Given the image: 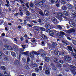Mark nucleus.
Here are the masks:
<instances>
[{"label": "nucleus", "mask_w": 76, "mask_h": 76, "mask_svg": "<svg viewBox=\"0 0 76 76\" xmlns=\"http://www.w3.org/2000/svg\"><path fill=\"white\" fill-rule=\"evenodd\" d=\"M53 31L54 32V35H56V36L58 37V38L64 39V35H66V33H64L63 31H61L60 33V32L57 31L55 30H53Z\"/></svg>", "instance_id": "nucleus-1"}, {"label": "nucleus", "mask_w": 76, "mask_h": 76, "mask_svg": "<svg viewBox=\"0 0 76 76\" xmlns=\"http://www.w3.org/2000/svg\"><path fill=\"white\" fill-rule=\"evenodd\" d=\"M70 70L72 72L73 75H75L76 74V68L74 66L71 65Z\"/></svg>", "instance_id": "nucleus-2"}, {"label": "nucleus", "mask_w": 76, "mask_h": 76, "mask_svg": "<svg viewBox=\"0 0 76 76\" xmlns=\"http://www.w3.org/2000/svg\"><path fill=\"white\" fill-rule=\"evenodd\" d=\"M73 16L72 17V19H75V22H76V12L75 10H72L71 11V13Z\"/></svg>", "instance_id": "nucleus-3"}, {"label": "nucleus", "mask_w": 76, "mask_h": 76, "mask_svg": "<svg viewBox=\"0 0 76 76\" xmlns=\"http://www.w3.org/2000/svg\"><path fill=\"white\" fill-rule=\"evenodd\" d=\"M40 34L42 35L41 37L42 39H44V40H47L46 41V42L47 41V42H48V37H47L46 36L45 34H42V32L40 31Z\"/></svg>", "instance_id": "nucleus-4"}, {"label": "nucleus", "mask_w": 76, "mask_h": 76, "mask_svg": "<svg viewBox=\"0 0 76 76\" xmlns=\"http://www.w3.org/2000/svg\"><path fill=\"white\" fill-rule=\"evenodd\" d=\"M64 60H65L66 61H70L72 59V58L70 56H64Z\"/></svg>", "instance_id": "nucleus-5"}, {"label": "nucleus", "mask_w": 76, "mask_h": 76, "mask_svg": "<svg viewBox=\"0 0 76 76\" xmlns=\"http://www.w3.org/2000/svg\"><path fill=\"white\" fill-rule=\"evenodd\" d=\"M69 24L72 28H75V26H76V24L73 21L70 20L69 22Z\"/></svg>", "instance_id": "nucleus-6"}, {"label": "nucleus", "mask_w": 76, "mask_h": 76, "mask_svg": "<svg viewBox=\"0 0 76 76\" xmlns=\"http://www.w3.org/2000/svg\"><path fill=\"white\" fill-rule=\"evenodd\" d=\"M45 26L46 28V29H48V30H50V29H51V28H52V26H51V25L47 23L46 24Z\"/></svg>", "instance_id": "nucleus-7"}, {"label": "nucleus", "mask_w": 76, "mask_h": 76, "mask_svg": "<svg viewBox=\"0 0 76 76\" xmlns=\"http://www.w3.org/2000/svg\"><path fill=\"white\" fill-rule=\"evenodd\" d=\"M66 6L68 9H70L72 10L74 9V7L70 4H67Z\"/></svg>", "instance_id": "nucleus-8"}, {"label": "nucleus", "mask_w": 76, "mask_h": 76, "mask_svg": "<svg viewBox=\"0 0 76 76\" xmlns=\"http://www.w3.org/2000/svg\"><path fill=\"white\" fill-rule=\"evenodd\" d=\"M4 47L6 48L8 50H12V47L10 46L9 45H4Z\"/></svg>", "instance_id": "nucleus-9"}, {"label": "nucleus", "mask_w": 76, "mask_h": 76, "mask_svg": "<svg viewBox=\"0 0 76 76\" xmlns=\"http://www.w3.org/2000/svg\"><path fill=\"white\" fill-rule=\"evenodd\" d=\"M67 32L68 34H70L72 33H75V30L72 28H70L69 30L67 31Z\"/></svg>", "instance_id": "nucleus-10"}, {"label": "nucleus", "mask_w": 76, "mask_h": 76, "mask_svg": "<svg viewBox=\"0 0 76 76\" xmlns=\"http://www.w3.org/2000/svg\"><path fill=\"white\" fill-rule=\"evenodd\" d=\"M49 34L50 36L53 37V35H54V32L53 31V30L52 31L49 30Z\"/></svg>", "instance_id": "nucleus-11"}, {"label": "nucleus", "mask_w": 76, "mask_h": 76, "mask_svg": "<svg viewBox=\"0 0 76 76\" xmlns=\"http://www.w3.org/2000/svg\"><path fill=\"white\" fill-rule=\"evenodd\" d=\"M30 60H31V59H30L29 57L28 56L27 57V63H28V64H29V65H32V62H31V61L30 62V64H29V62H30Z\"/></svg>", "instance_id": "nucleus-12"}, {"label": "nucleus", "mask_w": 76, "mask_h": 76, "mask_svg": "<svg viewBox=\"0 0 76 76\" xmlns=\"http://www.w3.org/2000/svg\"><path fill=\"white\" fill-rule=\"evenodd\" d=\"M3 57L5 61H9V56L6 55H4Z\"/></svg>", "instance_id": "nucleus-13"}, {"label": "nucleus", "mask_w": 76, "mask_h": 76, "mask_svg": "<svg viewBox=\"0 0 76 76\" xmlns=\"http://www.w3.org/2000/svg\"><path fill=\"white\" fill-rule=\"evenodd\" d=\"M53 22L54 24H57L58 23V21L57 19H56L55 18H54L53 19Z\"/></svg>", "instance_id": "nucleus-14"}, {"label": "nucleus", "mask_w": 76, "mask_h": 76, "mask_svg": "<svg viewBox=\"0 0 76 76\" xmlns=\"http://www.w3.org/2000/svg\"><path fill=\"white\" fill-rule=\"evenodd\" d=\"M27 39H31V42H32L34 43V42H35L36 41V40H35V38H33L31 39V38H30L29 37H28Z\"/></svg>", "instance_id": "nucleus-15"}, {"label": "nucleus", "mask_w": 76, "mask_h": 76, "mask_svg": "<svg viewBox=\"0 0 76 76\" xmlns=\"http://www.w3.org/2000/svg\"><path fill=\"white\" fill-rule=\"evenodd\" d=\"M45 0H40V1L41 3H42V4L40 5L42 7H43L44 6V3H45Z\"/></svg>", "instance_id": "nucleus-16"}, {"label": "nucleus", "mask_w": 76, "mask_h": 76, "mask_svg": "<svg viewBox=\"0 0 76 76\" xmlns=\"http://www.w3.org/2000/svg\"><path fill=\"white\" fill-rule=\"evenodd\" d=\"M53 61L55 63H56V64L58 63V59L57 58H54L53 59Z\"/></svg>", "instance_id": "nucleus-17"}, {"label": "nucleus", "mask_w": 76, "mask_h": 76, "mask_svg": "<svg viewBox=\"0 0 76 76\" xmlns=\"http://www.w3.org/2000/svg\"><path fill=\"white\" fill-rule=\"evenodd\" d=\"M44 14L46 16H48L50 14L49 13V12L47 10H45L44 12Z\"/></svg>", "instance_id": "nucleus-18"}, {"label": "nucleus", "mask_w": 76, "mask_h": 76, "mask_svg": "<svg viewBox=\"0 0 76 76\" xmlns=\"http://www.w3.org/2000/svg\"><path fill=\"white\" fill-rule=\"evenodd\" d=\"M45 61L46 62H49V61H50V59L48 57H46L45 58Z\"/></svg>", "instance_id": "nucleus-19"}, {"label": "nucleus", "mask_w": 76, "mask_h": 76, "mask_svg": "<svg viewBox=\"0 0 76 76\" xmlns=\"http://www.w3.org/2000/svg\"><path fill=\"white\" fill-rule=\"evenodd\" d=\"M63 13L64 15H65V16H69V13L66 11H65L63 12Z\"/></svg>", "instance_id": "nucleus-20"}, {"label": "nucleus", "mask_w": 76, "mask_h": 76, "mask_svg": "<svg viewBox=\"0 0 76 76\" xmlns=\"http://www.w3.org/2000/svg\"><path fill=\"white\" fill-rule=\"evenodd\" d=\"M68 49L70 51H72L73 52V49H72V47L70 46H68L67 47Z\"/></svg>", "instance_id": "nucleus-21"}, {"label": "nucleus", "mask_w": 76, "mask_h": 76, "mask_svg": "<svg viewBox=\"0 0 76 76\" xmlns=\"http://www.w3.org/2000/svg\"><path fill=\"white\" fill-rule=\"evenodd\" d=\"M11 54L14 57H16V53L14 52H12L11 53Z\"/></svg>", "instance_id": "nucleus-22"}, {"label": "nucleus", "mask_w": 76, "mask_h": 76, "mask_svg": "<svg viewBox=\"0 0 76 76\" xmlns=\"http://www.w3.org/2000/svg\"><path fill=\"white\" fill-rule=\"evenodd\" d=\"M14 63L15 64V65H19V61L18 60H16L15 61Z\"/></svg>", "instance_id": "nucleus-23"}, {"label": "nucleus", "mask_w": 76, "mask_h": 76, "mask_svg": "<svg viewBox=\"0 0 76 76\" xmlns=\"http://www.w3.org/2000/svg\"><path fill=\"white\" fill-rule=\"evenodd\" d=\"M60 0H59V1L58 2H56L54 0H50V3L51 4H54V2L57 3H60Z\"/></svg>", "instance_id": "nucleus-24"}, {"label": "nucleus", "mask_w": 76, "mask_h": 76, "mask_svg": "<svg viewBox=\"0 0 76 76\" xmlns=\"http://www.w3.org/2000/svg\"><path fill=\"white\" fill-rule=\"evenodd\" d=\"M34 29H35V30H36V31H39V27H37V26H34Z\"/></svg>", "instance_id": "nucleus-25"}, {"label": "nucleus", "mask_w": 76, "mask_h": 76, "mask_svg": "<svg viewBox=\"0 0 76 76\" xmlns=\"http://www.w3.org/2000/svg\"><path fill=\"white\" fill-rule=\"evenodd\" d=\"M62 10H67V7L65 6H62Z\"/></svg>", "instance_id": "nucleus-26"}, {"label": "nucleus", "mask_w": 76, "mask_h": 76, "mask_svg": "<svg viewBox=\"0 0 76 76\" xmlns=\"http://www.w3.org/2000/svg\"><path fill=\"white\" fill-rule=\"evenodd\" d=\"M32 53H33L34 54H35V55H39V53H37L36 51H32Z\"/></svg>", "instance_id": "nucleus-27"}, {"label": "nucleus", "mask_w": 76, "mask_h": 76, "mask_svg": "<svg viewBox=\"0 0 76 76\" xmlns=\"http://www.w3.org/2000/svg\"><path fill=\"white\" fill-rule=\"evenodd\" d=\"M45 73L46 75H50V72L49 71L46 70H45Z\"/></svg>", "instance_id": "nucleus-28"}, {"label": "nucleus", "mask_w": 76, "mask_h": 76, "mask_svg": "<svg viewBox=\"0 0 76 76\" xmlns=\"http://www.w3.org/2000/svg\"><path fill=\"white\" fill-rule=\"evenodd\" d=\"M57 15L58 16H60V17H61V16H63V14L60 12H58V13Z\"/></svg>", "instance_id": "nucleus-29"}, {"label": "nucleus", "mask_w": 76, "mask_h": 76, "mask_svg": "<svg viewBox=\"0 0 76 76\" xmlns=\"http://www.w3.org/2000/svg\"><path fill=\"white\" fill-rule=\"evenodd\" d=\"M34 70L36 72H37V73H38L39 72V69L38 68H37L35 69Z\"/></svg>", "instance_id": "nucleus-30"}, {"label": "nucleus", "mask_w": 76, "mask_h": 76, "mask_svg": "<svg viewBox=\"0 0 76 76\" xmlns=\"http://www.w3.org/2000/svg\"><path fill=\"white\" fill-rule=\"evenodd\" d=\"M25 68L27 70H29V69H30V68H29V65H26V66H25Z\"/></svg>", "instance_id": "nucleus-31"}, {"label": "nucleus", "mask_w": 76, "mask_h": 76, "mask_svg": "<svg viewBox=\"0 0 76 76\" xmlns=\"http://www.w3.org/2000/svg\"><path fill=\"white\" fill-rule=\"evenodd\" d=\"M56 26L59 29H62V27L60 25H57Z\"/></svg>", "instance_id": "nucleus-32"}, {"label": "nucleus", "mask_w": 76, "mask_h": 76, "mask_svg": "<svg viewBox=\"0 0 76 76\" xmlns=\"http://www.w3.org/2000/svg\"><path fill=\"white\" fill-rule=\"evenodd\" d=\"M16 1H18V2H19V1H20L21 4H23L24 3V2L23 0H19L18 1V0H16Z\"/></svg>", "instance_id": "nucleus-33"}, {"label": "nucleus", "mask_w": 76, "mask_h": 76, "mask_svg": "<svg viewBox=\"0 0 76 76\" xmlns=\"http://www.w3.org/2000/svg\"><path fill=\"white\" fill-rule=\"evenodd\" d=\"M28 52L29 51H27L26 52L22 53V54H25V55H28Z\"/></svg>", "instance_id": "nucleus-34"}, {"label": "nucleus", "mask_w": 76, "mask_h": 76, "mask_svg": "<svg viewBox=\"0 0 76 76\" xmlns=\"http://www.w3.org/2000/svg\"><path fill=\"white\" fill-rule=\"evenodd\" d=\"M30 57L31 58H33L34 57V54L32 53V52L30 53Z\"/></svg>", "instance_id": "nucleus-35"}, {"label": "nucleus", "mask_w": 76, "mask_h": 76, "mask_svg": "<svg viewBox=\"0 0 76 76\" xmlns=\"http://www.w3.org/2000/svg\"><path fill=\"white\" fill-rule=\"evenodd\" d=\"M40 29L41 31H45V29L43 27H40Z\"/></svg>", "instance_id": "nucleus-36"}, {"label": "nucleus", "mask_w": 76, "mask_h": 76, "mask_svg": "<svg viewBox=\"0 0 76 76\" xmlns=\"http://www.w3.org/2000/svg\"><path fill=\"white\" fill-rule=\"evenodd\" d=\"M1 69L3 70H5L6 69V67L5 66H1Z\"/></svg>", "instance_id": "nucleus-37"}, {"label": "nucleus", "mask_w": 76, "mask_h": 76, "mask_svg": "<svg viewBox=\"0 0 76 76\" xmlns=\"http://www.w3.org/2000/svg\"><path fill=\"white\" fill-rule=\"evenodd\" d=\"M4 53H5V54L6 55H8L9 54V52L7 50H5L4 51Z\"/></svg>", "instance_id": "nucleus-38"}, {"label": "nucleus", "mask_w": 76, "mask_h": 76, "mask_svg": "<svg viewBox=\"0 0 76 76\" xmlns=\"http://www.w3.org/2000/svg\"><path fill=\"white\" fill-rule=\"evenodd\" d=\"M41 57H43V58H44V57H45V54L44 53H42L41 55Z\"/></svg>", "instance_id": "nucleus-39"}, {"label": "nucleus", "mask_w": 76, "mask_h": 76, "mask_svg": "<svg viewBox=\"0 0 76 76\" xmlns=\"http://www.w3.org/2000/svg\"><path fill=\"white\" fill-rule=\"evenodd\" d=\"M59 62L60 63H61V64H63V63H64V61L63 60H60L59 61Z\"/></svg>", "instance_id": "nucleus-40"}, {"label": "nucleus", "mask_w": 76, "mask_h": 76, "mask_svg": "<svg viewBox=\"0 0 76 76\" xmlns=\"http://www.w3.org/2000/svg\"><path fill=\"white\" fill-rule=\"evenodd\" d=\"M39 14L42 16H44V13H43V12H42L41 11L39 12Z\"/></svg>", "instance_id": "nucleus-41"}, {"label": "nucleus", "mask_w": 76, "mask_h": 76, "mask_svg": "<svg viewBox=\"0 0 76 76\" xmlns=\"http://www.w3.org/2000/svg\"><path fill=\"white\" fill-rule=\"evenodd\" d=\"M26 14L27 15V16H29L30 14H29V11H26Z\"/></svg>", "instance_id": "nucleus-42"}, {"label": "nucleus", "mask_w": 76, "mask_h": 76, "mask_svg": "<svg viewBox=\"0 0 76 76\" xmlns=\"http://www.w3.org/2000/svg\"><path fill=\"white\" fill-rule=\"evenodd\" d=\"M64 70L65 72H69V69L68 68L65 69Z\"/></svg>", "instance_id": "nucleus-43"}, {"label": "nucleus", "mask_w": 76, "mask_h": 76, "mask_svg": "<svg viewBox=\"0 0 76 76\" xmlns=\"http://www.w3.org/2000/svg\"><path fill=\"white\" fill-rule=\"evenodd\" d=\"M47 70H48V71H50V70H51V68L50 67H47L46 68Z\"/></svg>", "instance_id": "nucleus-44"}, {"label": "nucleus", "mask_w": 76, "mask_h": 76, "mask_svg": "<svg viewBox=\"0 0 76 76\" xmlns=\"http://www.w3.org/2000/svg\"><path fill=\"white\" fill-rule=\"evenodd\" d=\"M61 3L62 4H66V2L63 0L61 1Z\"/></svg>", "instance_id": "nucleus-45"}, {"label": "nucleus", "mask_w": 76, "mask_h": 76, "mask_svg": "<svg viewBox=\"0 0 76 76\" xmlns=\"http://www.w3.org/2000/svg\"><path fill=\"white\" fill-rule=\"evenodd\" d=\"M53 70H54L55 71H57V68L55 66L53 67Z\"/></svg>", "instance_id": "nucleus-46"}, {"label": "nucleus", "mask_w": 76, "mask_h": 76, "mask_svg": "<svg viewBox=\"0 0 76 76\" xmlns=\"http://www.w3.org/2000/svg\"><path fill=\"white\" fill-rule=\"evenodd\" d=\"M72 42L73 44H74V45H76V41H75V40H73Z\"/></svg>", "instance_id": "nucleus-47"}, {"label": "nucleus", "mask_w": 76, "mask_h": 76, "mask_svg": "<svg viewBox=\"0 0 76 76\" xmlns=\"http://www.w3.org/2000/svg\"><path fill=\"white\" fill-rule=\"evenodd\" d=\"M29 5L30 7H33V6H34V5H33V3L32 2L30 3Z\"/></svg>", "instance_id": "nucleus-48"}, {"label": "nucleus", "mask_w": 76, "mask_h": 76, "mask_svg": "<svg viewBox=\"0 0 76 76\" xmlns=\"http://www.w3.org/2000/svg\"><path fill=\"white\" fill-rule=\"evenodd\" d=\"M58 19L59 20H63V18H62V17H59L58 18Z\"/></svg>", "instance_id": "nucleus-49"}, {"label": "nucleus", "mask_w": 76, "mask_h": 76, "mask_svg": "<svg viewBox=\"0 0 76 76\" xmlns=\"http://www.w3.org/2000/svg\"><path fill=\"white\" fill-rule=\"evenodd\" d=\"M41 43L42 46H45V44H44V42L42 41Z\"/></svg>", "instance_id": "nucleus-50"}, {"label": "nucleus", "mask_w": 76, "mask_h": 76, "mask_svg": "<svg viewBox=\"0 0 76 76\" xmlns=\"http://www.w3.org/2000/svg\"><path fill=\"white\" fill-rule=\"evenodd\" d=\"M60 53V52H59L58 51H57L55 53V54H56V55H57V56H58V53Z\"/></svg>", "instance_id": "nucleus-51"}, {"label": "nucleus", "mask_w": 76, "mask_h": 76, "mask_svg": "<svg viewBox=\"0 0 76 76\" xmlns=\"http://www.w3.org/2000/svg\"><path fill=\"white\" fill-rule=\"evenodd\" d=\"M59 47H61V48H62V47H63V45L62 44H59Z\"/></svg>", "instance_id": "nucleus-52"}, {"label": "nucleus", "mask_w": 76, "mask_h": 76, "mask_svg": "<svg viewBox=\"0 0 76 76\" xmlns=\"http://www.w3.org/2000/svg\"><path fill=\"white\" fill-rule=\"evenodd\" d=\"M24 25H26V23H27L26 22V20H24Z\"/></svg>", "instance_id": "nucleus-53"}, {"label": "nucleus", "mask_w": 76, "mask_h": 76, "mask_svg": "<svg viewBox=\"0 0 76 76\" xmlns=\"http://www.w3.org/2000/svg\"><path fill=\"white\" fill-rule=\"evenodd\" d=\"M65 54V51H63L61 52V54L62 55H64Z\"/></svg>", "instance_id": "nucleus-54"}, {"label": "nucleus", "mask_w": 76, "mask_h": 76, "mask_svg": "<svg viewBox=\"0 0 76 76\" xmlns=\"http://www.w3.org/2000/svg\"><path fill=\"white\" fill-rule=\"evenodd\" d=\"M58 67H61V64H58Z\"/></svg>", "instance_id": "nucleus-55"}, {"label": "nucleus", "mask_w": 76, "mask_h": 76, "mask_svg": "<svg viewBox=\"0 0 76 76\" xmlns=\"http://www.w3.org/2000/svg\"><path fill=\"white\" fill-rule=\"evenodd\" d=\"M53 45L54 46H57V43L56 42H53Z\"/></svg>", "instance_id": "nucleus-56"}, {"label": "nucleus", "mask_w": 76, "mask_h": 76, "mask_svg": "<svg viewBox=\"0 0 76 76\" xmlns=\"http://www.w3.org/2000/svg\"><path fill=\"white\" fill-rule=\"evenodd\" d=\"M20 39L21 41H23V37H21L20 38Z\"/></svg>", "instance_id": "nucleus-57"}, {"label": "nucleus", "mask_w": 76, "mask_h": 76, "mask_svg": "<svg viewBox=\"0 0 76 76\" xmlns=\"http://www.w3.org/2000/svg\"><path fill=\"white\" fill-rule=\"evenodd\" d=\"M19 15H20V16H22V15H23V12H20V13H19Z\"/></svg>", "instance_id": "nucleus-58"}, {"label": "nucleus", "mask_w": 76, "mask_h": 76, "mask_svg": "<svg viewBox=\"0 0 76 76\" xmlns=\"http://www.w3.org/2000/svg\"><path fill=\"white\" fill-rule=\"evenodd\" d=\"M32 76H36V74L35 73H32Z\"/></svg>", "instance_id": "nucleus-59"}, {"label": "nucleus", "mask_w": 76, "mask_h": 76, "mask_svg": "<svg viewBox=\"0 0 76 76\" xmlns=\"http://www.w3.org/2000/svg\"><path fill=\"white\" fill-rule=\"evenodd\" d=\"M51 66L53 67H53H54L55 66H54L55 65L53 63H52L51 64Z\"/></svg>", "instance_id": "nucleus-60"}, {"label": "nucleus", "mask_w": 76, "mask_h": 76, "mask_svg": "<svg viewBox=\"0 0 76 76\" xmlns=\"http://www.w3.org/2000/svg\"><path fill=\"white\" fill-rule=\"evenodd\" d=\"M27 26H29V27H32V26L31 24H27Z\"/></svg>", "instance_id": "nucleus-61"}, {"label": "nucleus", "mask_w": 76, "mask_h": 76, "mask_svg": "<svg viewBox=\"0 0 76 76\" xmlns=\"http://www.w3.org/2000/svg\"><path fill=\"white\" fill-rule=\"evenodd\" d=\"M15 16H18L19 15V13H16L14 14Z\"/></svg>", "instance_id": "nucleus-62"}, {"label": "nucleus", "mask_w": 76, "mask_h": 76, "mask_svg": "<svg viewBox=\"0 0 76 76\" xmlns=\"http://www.w3.org/2000/svg\"><path fill=\"white\" fill-rule=\"evenodd\" d=\"M65 44L66 45H69V42H67L65 43Z\"/></svg>", "instance_id": "nucleus-63"}, {"label": "nucleus", "mask_w": 76, "mask_h": 76, "mask_svg": "<svg viewBox=\"0 0 76 76\" xmlns=\"http://www.w3.org/2000/svg\"><path fill=\"white\" fill-rule=\"evenodd\" d=\"M24 10L25 11H27V8L26 7H25L23 8Z\"/></svg>", "instance_id": "nucleus-64"}]
</instances>
